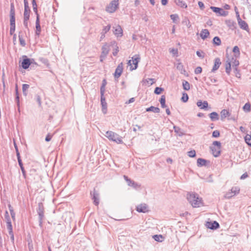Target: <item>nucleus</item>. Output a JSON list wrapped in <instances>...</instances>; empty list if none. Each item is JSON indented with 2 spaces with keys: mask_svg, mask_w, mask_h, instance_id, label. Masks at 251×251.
<instances>
[{
  "mask_svg": "<svg viewBox=\"0 0 251 251\" xmlns=\"http://www.w3.org/2000/svg\"><path fill=\"white\" fill-rule=\"evenodd\" d=\"M187 200L194 207H199L201 205V199L198 194L191 193L187 195Z\"/></svg>",
  "mask_w": 251,
  "mask_h": 251,
  "instance_id": "obj_1",
  "label": "nucleus"
},
{
  "mask_svg": "<svg viewBox=\"0 0 251 251\" xmlns=\"http://www.w3.org/2000/svg\"><path fill=\"white\" fill-rule=\"evenodd\" d=\"M105 136L109 140L114 141L117 144H122L123 143L122 137L112 131H106Z\"/></svg>",
  "mask_w": 251,
  "mask_h": 251,
  "instance_id": "obj_2",
  "label": "nucleus"
},
{
  "mask_svg": "<svg viewBox=\"0 0 251 251\" xmlns=\"http://www.w3.org/2000/svg\"><path fill=\"white\" fill-rule=\"evenodd\" d=\"M140 60V56L139 54H135L132 57L131 60H129L127 63L128 65L130 66L131 71L137 69L138 63Z\"/></svg>",
  "mask_w": 251,
  "mask_h": 251,
  "instance_id": "obj_3",
  "label": "nucleus"
},
{
  "mask_svg": "<svg viewBox=\"0 0 251 251\" xmlns=\"http://www.w3.org/2000/svg\"><path fill=\"white\" fill-rule=\"evenodd\" d=\"M37 212L39 216V223L40 227L42 226L43 220L44 218V207L42 202H39L38 205Z\"/></svg>",
  "mask_w": 251,
  "mask_h": 251,
  "instance_id": "obj_4",
  "label": "nucleus"
},
{
  "mask_svg": "<svg viewBox=\"0 0 251 251\" xmlns=\"http://www.w3.org/2000/svg\"><path fill=\"white\" fill-rule=\"evenodd\" d=\"M15 7L14 4L11 3L10 4V25H15Z\"/></svg>",
  "mask_w": 251,
  "mask_h": 251,
  "instance_id": "obj_5",
  "label": "nucleus"
},
{
  "mask_svg": "<svg viewBox=\"0 0 251 251\" xmlns=\"http://www.w3.org/2000/svg\"><path fill=\"white\" fill-rule=\"evenodd\" d=\"M210 9L218 16H226L228 14V12L222 8L211 6Z\"/></svg>",
  "mask_w": 251,
  "mask_h": 251,
  "instance_id": "obj_6",
  "label": "nucleus"
},
{
  "mask_svg": "<svg viewBox=\"0 0 251 251\" xmlns=\"http://www.w3.org/2000/svg\"><path fill=\"white\" fill-rule=\"evenodd\" d=\"M119 4L115 2L111 1L110 4L106 7V10L107 12L112 13L114 12L118 8Z\"/></svg>",
  "mask_w": 251,
  "mask_h": 251,
  "instance_id": "obj_7",
  "label": "nucleus"
},
{
  "mask_svg": "<svg viewBox=\"0 0 251 251\" xmlns=\"http://www.w3.org/2000/svg\"><path fill=\"white\" fill-rule=\"evenodd\" d=\"M24 18H29L30 16V10L28 5L27 0H24Z\"/></svg>",
  "mask_w": 251,
  "mask_h": 251,
  "instance_id": "obj_8",
  "label": "nucleus"
},
{
  "mask_svg": "<svg viewBox=\"0 0 251 251\" xmlns=\"http://www.w3.org/2000/svg\"><path fill=\"white\" fill-rule=\"evenodd\" d=\"M136 210L140 213H146L149 211L148 206L145 203H142L136 206Z\"/></svg>",
  "mask_w": 251,
  "mask_h": 251,
  "instance_id": "obj_9",
  "label": "nucleus"
},
{
  "mask_svg": "<svg viewBox=\"0 0 251 251\" xmlns=\"http://www.w3.org/2000/svg\"><path fill=\"white\" fill-rule=\"evenodd\" d=\"M90 194L92 199L94 201V203L96 205H98L99 204V193L94 189L93 191L91 192Z\"/></svg>",
  "mask_w": 251,
  "mask_h": 251,
  "instance_id": "obj_10",
  "label": "nucleus"
},
{
  "mask_svg": "<svg viewBox=\"0 0 251 251\" xmlns=\"http://www.w3.org/2000/svg\"><path fill=\"white\" fill-rule=\"evenodd\" d=\"M124 177L125 180L126 181L127 185L128 186H131L135 189H137L140 187V185L138 183L128 178V177L127 176H124Z\"/></svg>",
  "mask_w": 251,
  "mask_h": 251,
  "instance_id": "obj_11",
  "label": "nucleus"
},
{
  "mask_svg": "<svg viewBox=\"0 0 251 251\" xmlns=\"http://www.w3.org/2000/svg\"><path fill=\"white\" fill-rule=\"evenodd\" d=\"M123 71V65L122 63H120L115 70L114 74V77L116 78H118L121 75Z\"/></svg>",
  "mask_w": 251,
  "mask_h": 251,
  "instance_id": "obj_12",
  "label": "nucleus"
},
{
  "mask_svg": "<svg viewBox=\"0 0 251 251\" xmlns=\"http://www.w3.org/2000/svg\"><path fill=\"white\" fill-rule=\"evenodd\" d=\"M100 102L101 105V110L103 114L107 113V103L104 96H100Z\"/></svg>",
  "mask_w": 251,
  "mask_h": 251,
  "instance_id": "obj_13",
  "label": "nucleus"
},
{
  "mask_svg": "<svg viewBox=\"0 0 251 251\" xmlns=\"http://www.w3.org/2000/svg\"><path fill=\"white\" fill-rule=\"evenodd\" d=\"M206 226L211 229H216L220 226L219 223L216 221L208 222L206 223Z\"/></svg>",
  "mask_w": 251,
  "mask_h": 251,
  "instance_id": "obj_14",
  "label": "nucleus"
},
{
  "mask_svg": "<svg viewBox=\"0 0 251 251\" xmlns=\"http://www.w3.org/2000/svg\"><path fill=\"white\" fill-rule=\"evenodd\" d=\"M176 69L180 72L181 74H183L186 76H188V73L186 72L183 65L181 63H178L177 64Z\"/></svg>",
  "mask_w": 251,
  "mask_h": 251,
  "instance_id": "obj_15",
  "label": "nucleus"
},
{
  "mask_svg": "<svg viewBox=\"0 0 251 251\" xmlns=\"http://www.w3.org/2000/svg\"><path fill=\"white\" fill-rule=\"evenodd\" d=\"M221 64V60L219 58H216L214 60V65L212 69V72H214L215 71L217 70Z\"/></svg>",
  "mask_w": 251,
  "mask_h": 251,
  "instance_id": "obj_16",
  "label": "nucleus"
},
{
  "mask_svg": "<svg viewBox=\"0 0 251 251\" xmlns=\"http://www.w3.org/2000/svg\"><path fill=\"white\" fill-rule=\"evenodd\" d=\"M31 63L30 59L26 58L23 59L22 62V66L23 69H27L30 65Z\"/></svg>",
  "mask_w": 251,
  "mask_h": 251,
  "instance_id": "obj_17",
  "label": "nucleus"
},
{
  "mask_svg": "<svg viewBox=\"0 0 251 251\" xmlns=\"http://www.w3.org/2000/svg\"><path fill=\"white\" fill-rule=\"evenodd\" d=\"M197 105L201 109H205L207 108L208 104L207 101H202L201 100H199L197 102Z\"/></svg>",
  "mask_w": 251,
  "mask_h": 251,
  "instance_id": "obj_18",
  "label": "nucleus"
},
{
  "mask_svg": "<svg viewBox=\"0 0 251 251\" xmlns=\"http://www.w3.org/2000/svg\"><path fill=\"white\" fill-rule=\"evenodd\" d=\"M36 34L39 36L41 32V26L40 25L39 16H37L36 20Z\"/></svg>",
  "mask_w": 251,
  "mask_h": 251,
  "instance_id": "obj_19",
  "label": "nucleus"
},
{
  "mask_svg": "<svg viewBox=\"0 0 251 251\" xmlns=\"http://www.w3.org/2000/svg\"><path fill=\"white\" fill-rule=\"evenodd\" d=\"M114 32L117 37H121L123 35V30L120 25L116 26Z\"/></svg>",
  "mask_w": 251,
  "mask_h": 251,
  "instance_id": "obj_20",
  "label": "nucleus"
},
{
  "mask_svg": "<svg viewBox=\"0 0 251 251\" xmlns=\"http://www.w3.org/2000/svg\"><path fill=\"white\" fill-rule=\"evenodd\" d=\"M211 150L212 152L213 155L215 157H218L220 155L221 151L220 149L216 148V147H210Z\"/></svg>",
  "mask_w": 251,
  "mask_h": 251,
  "instance_id": "obj_21",
  "label": "nucleus"
},
{
  "mask_svg": "<svg viewBox=\"0 0 251 251\" xmlns=\"http://www.w3.org/2000/svg\"><path fill=\"white\" fill-rule=\"evenodd\" d=\"M207 160L203 159V158H198L197 160V166L198 167H202L205 166L207 165V162H208Z\"/></svg>",
  "mask_w": 251,
  "mask_h": 251,
  "instance_id": "obj_22",
  "label": "nucleus"
},
{
  "mask_svg": "<svg viewBox=\"0 0 251 251\" xmlns=\"http://www.w3.org/2000/svg\"><path fill=\"white\" fill-rule=\"evenodd\" d=\"M209 35V32L208 30L207 29H202L200 33V36L203 40H204L206 38H207Z\"/></svg>",
  "mask_w": 251,
  "mask_h": 251,
  "instance_id": "obj_23",
  "label": "nucleus"
},
{
  "mask_svg": "<svg viewBox=\"0 0 251 251\" xmlns=\"http://www.w3.org/2000/svg\"><path fill=\"white\" fill-rule=\"evenodd\" d=\"M147 112H153L155 113H159L160 111L158 107L151 106L146 109Z\"/></svg>",
  "mask_w": 251,
  "mask_h": 251,
  "instance_id": "obj_24",
  "label": "nucleus"
},
{
  "mask_svg": "<svg viewBox=\"0 0 251 251\" xmlns=\"http://www.w3.org/2000/svg\"><path fill=\"white\" fill-rule=\"evenodd\" d=\"M238 23L240 28L244 30H247L248 29V25L245 21L240 20Z\"/></svg>",
  "mask_w": 251,
  "mask_h": 251,
  "instance_id": "obj_25",
  "label": "nucleus"
},
{
  "mask_svg": "<svg viewBox=\"0 0 251 251\" xmlns=\"http://www.w3.org/2000/svg\"><path fill=\"white\" fill-rule=\"evenodd\" d=\"M209 116L212 121H216L219 120V115L216 112L211 113Z\"/></svg>",
  "mask_w": 251,
  "mask_h": 251,
  "instance_id": "obj_26",
  "label": "nucleus"
},
{
  "mask_svg": "<svg viewBox=\"0 0 251 251\" xmlns=\"http://www.w3.org/2000/svg\"><path fill=\"white\" fill-rule=\"evenodd\" d=\"M175 1L177 5L181 8H186L187 7L186 3L182 0H175Z\"/></svg>",
  "mask_w": 251,
  "mask_h": 251,
  "instance_id": "obj_27",
  "label": "nucleus"
},
{
  "mask_svg": "<svg viewBox=\"0 0 251 251\" xmlns=\"http://www.w3.org/2000/svg\"><path fill=\"white\" fill-rule=\"evenodd\" d=\"M230 113L228 110L226 109H223L221 112V119L223 120L225 119L226 117L229 116Z\"/></svg>",
  "mask_w": 251,
  "mask_h": 251,
  "instance_id": "obj_28",
  "label": "nucleus"
},
{
  "mask_svg": "<svg viewBox=\"0 0 251 251\" xmlns=\"http://www.w3.org/2000/svg\"><path fill=\"white\" fill-rule=\"evenodd\" d=\"M159 102H160L161 107L163 108H166L167 106L165 104L166 102V98L164 95L161 96L160 100Z\"/></svg>",
  "mask_w": 251,
  "mask_h": 251,
  "instance_id": "obj_29",
  "label": "nucleus"
},
{
  "mask_svg": "<svg viewBox=\"0 0 251 251\" xmlns=\"http://www.w3.org/2000/svg\"><path fill=\"white\" fill-rule=\"evenodd\" d=\"M19 42H20V45L22 46V47H25V45H26V43H25V42L24 39V36L21 34V32H20L19 33Z\"/></svg>",
  "mask_w": 251,
  "mask_h": 251,
  "instance_id": "obj_30",
  "label": "nucleus"
},
{
  "mask_svg": "<svg viewBox=\"0 0 251 251\" xmlns=\"http://www.w3.org/2000/svg\"><path fill=\"white\" fill-rule=\"evenodd\" d=\"M182 86L183 88L185 90H189L190 88L189 83L185 80H182Z\"/></svg>",
  "mask_w": 251,
  "mask_h": 251,
  "instance_id": "obj_31",
  "label": "nucleus"
},
{
  "mask_svg": "<svg viewBox=\"0 0 251 251\" xmlns=\"http://www.w3.org/2000/svg\"><path fill=\"white\" fill-rule=\"evenodd\" d=\"M32 4L33 11L36 14V17H37V16H39V14H38L37 5L36 4V0H32Z\"/></svg>",
  "mask_w": 251,
  "mask_h": 251,
  "instance_id": "obj_32",
  "label": "nucleus"
},
{
  "mask_svg": "<svg viewBox=\"0 0 251 251\" xmlns=\"http://www.w3.org/2000/svg\"><path fill=\"white\" fill-rule=\"evenodd\" d=\"M153 238L156 241L161 242L163 240V237L162 235H155L153 236Z\"/></svg>",
  "mask_w": 251,
  "mask_h": 251,
  "instance_id": "obj_33",
  "label": "nucleus"
},
{
  "mask_svg": "<svg viewBox=\"0 0 251 251\" xmlns=\"http://www.w3.org/2000/svg\"><path fill=\"white\" fill-rule=\"evenodd\" d=\"M243 109L244 111L246 112H249L251 111V104L249 102H247L245 103L244 105Z\"/></svg>",
  "mask_w": 251,
  "mask_h": 251,
  "instance_id": "obj_34",
  "label": "nucleus"
},
{
  "mask_svg": "<svg viewBox=\"0 0 251 251\" xmlns=\"http://www.w3.org/2000/svg\"><path fill=\"white\" fill-rule=\"evenodd\" d=\"M239 191L240 189L238 187H233L230 190V192L231 193V194H232L233 196L238 194L239 193Z\"/></svg>",
  "mask_w": 251,
  "mask_h": 251,
  "instance_id": "obj_35",
  "label": "nucleus"
},
{
  "mask_svg": "<svg viewBox=\"0 0 251 251\" xmlns=\"http://www.w3.org/2000/svg\"><path fill=\"white\" fill-rule=\"evenodd\" d=\"M246 143L251 147V134H247L245 137Z\"/></svg>",
  "mask_w": 251,
  "mask_h": 251,
  "instance_id": "obj_36",
  "label": "nucleus"
},
{
  "mask_svg": "<svg viewBox=\"0 0 251 251\" xmlns=\"http://www.w3.org/2000/svg\"><path fill=\"white\" fill-rule=\"evenodd\" d=\"M213 42L214 44H215L217 46H219L221 44V41L220 38L216 36L213 39Z\"/></svg>",
  "mask_w": 251,
  "mask_h": 251,
  "instance_id": "obj_37",
  "label": "nucleus"
},
{
  "mask_svg": "<svg viewBox=\"0 0 251 251\" xmlns=\"http://www.w3.org/2000/svg\"><path fill=\"white\" fill-rule=\"evenodd\" d=\"M109 50L106 47H102V53L101 55V57L103 56L104 57L106 56V55L108 53Z\"/></svg>",
  "mask_w": 251,
  "mask_h": 251,
  "instance_id": "obj_38",
  "label": "nucleus"
},
{
  "mask_svg": "<svg viewBox=\"0 0 251 251\" xmlns=\"http://www.w3.org/2000/svg\"><path fill=\"white\" fill-rule=\"evenodd\" d=\"M231 71V64L230 62H227L226 65V72L229 75Z\"/></svg>",
  "mask_w": 251,
  "mask_h": 251,
  "instance_id": "obj_39",
  "label": "nucleus"
},
{
  "mask_svg": "<svg viewBox=\"0 0 251 251\" xmlns=\"http://www.w3.org/2000/svg\"><path fill=\"white\" fill-rule=\"evenodd\" d=\"M233 52L235 53V56L236 57L239 56L240 55V50L238 46H235L233 49Z\"/></svg>",
  "mask_w": 251,
  "mask_h": 251,
  "instance_id": "obj_40",
  "label": "nucleus"
},
{
  "mask_svg": "<svg viewBox=\"0 0 251 251\" xmlns=\"http://www.w3.org/2000/svg\"><path fill=\"white\" fill-rule=\"evenodd\" d=\"M29 85L28 84H23L22 89H23V94L25 96L26 95V91L29 88Z\"/></svg>",
  "mask_w": 251,
  "mask_h": 251,
  "instance_id": "obj_41",
  "label": "nucleus"
},
{
  "mask_svg": "<svg viewBox=\"0 0 251 251\" xmlns=\"http://www.w3.org/2000/svg\"><path fill=\"white\" fill-rule=\"evenodd\" d=\"M6 226H7V229L8 230V232L9 233L13 232V227H12V224H11V222H7L6 223Z\"/></svg>",
  "mask_w": 251,
  "mask_h": 251,
  "instance_id": "obj_42",
  "label": "nucleus"
},
{
  "mask_svg": "<svg viewBox=\"0 0 251 251\" xmlns=\"http://www.w3.org/2000/svg\"><path fill=\"white\" fill-rule=\"evenodd\" d=\"M188 98H189L188 95L186 93H183L182 94V96L181 98V100L183 102H186L188 101Z\"/></svg>",
  "mask_w": 251,
  "mask_h": 251,
  "instance_id": "obj_43",
  "label": "nucleus"
},
{
  "mask_svg": "<svg viewBox=\"0 0 251 251\" xmlns=\"http://www.w3.org/2000/svg\"><path fill=\"white\" fill-rule=\"evenodd\" d=\"M164 91V89L161 87H157L155 88L154 93L156 95H159Z\"/></svg>",
  "mask_w": 251,
  "mask_h": 251,
  "instance_id": "obj_44",
  "label": "nucleus"
},
{
  "mask_svg": "<svg viewBox=\"0 0 251 251\" xmlns=\"http://www.w3.org/2000/svg\"><path fill=\"white\" fill-rule=\"evenodd\" d=\"M110 28L111 25H110L103 27L102 31V33H103V36H105V34L110 30Z\"/></svg>",
  "mask_w": 251,
  "mask_h": 251,
  "instance_id": "obj_45",
  "label": "nucleus"
},
{
  "mask_svg": "<svg viewBox=\"0 0 251 251\" xmlns=\"http://www.w3.org/2000/svg\"><path fill=\"white\" fill-rule=\"evenodd\" d=\"M212 145L213 147H216V148L221 149V143L220 142L217 141H214Z\"/></svg>",
  "mask_w": 251,
  "mask_h": 251,
  "instance_id": "obj_46",
  "label": "nucleus"
},
{
  "mask_svg": "<svg viewBox=\"0 0 251 251\" xmlns=\"http://www.w3.org/2000/svg\"><path fill=\"white\" fill-rule=\"evenodd\" d=\"M187 154L190 157H194L196 156V151L191 150L187 152Z\"/></svg>",
  "mask_w": 251,
  "mask_h": 251,
  "instance_id": "obj_47",
  "label": "nucleus"
},
{
  "mask_svg": "<svg viewBox=\"0 0 251 251\" xmlns=\"http://www.w3.org/2000/svg\"><path fill=\"white\" fill-rule=\"evenodd\" d=\"M4 218L6 221V223L11 222V219L7 211H6L5 212Z\"/></svg>",
  "mask_w": 251,
  "mask_h": 251,
  "instance_id": "obj_48",
  "label": "nucleus"
},
{
  "mask_svg": "<svg viewBox=\"0 0 251 251\" xmlns=\"http://www.w3.org/2000/svg\"><path fill=\"white\" fill-rule=\"evenodd\" d=\"M100 96H104V92H105V84H102V85L100 87Z\"/></svg>",
  "mask_w": 251,
  "mask_h": 251,
  "instance_id": "obj_49",
  "label": "nucleus"
},
{
  "mask_svg": "<svg viewBox=\"0 0 251 251\" xmlns=\"http://www.w3.org/2000/svg\"><path fill=\"white\" fill-rule=\"evenodd\" d=\"M220 136V132L219 130H214L212 133V137L217 138Z\"/></svg>",
  "mask_w": 251,
  "mask_h": 251,
  "instance_id": "obj_50",
  "label": "nucleus"
},
{
  "mask_svg": "<svg viewBox=\"0 0 251 251\" xmlns=\"http://www.w3.org/2000/svg\"><path fill=\"white\" fill-rule=\"evenodd\" d=\"M197 55L201 58H203L204 57V53L203 51H197Z\"/></svg>",
  "mask_w": 251,
  "mask_h": 251,
  "instance_id": "obj_51",
  "label": "nucleus"
},
{
  "mask_svg": "<svg viewBox=\"0 0 251 251\" xmlns=\"http://www.w3.org/2000/svg\"><path fill=\"white\" fill-rule=\"evenodd\" d=\"M35 98H36V100L37 102L38 103L39 106H41V99L40 96L38 95H36L35 96Z\"/></svg>",
  "mask_w": 251,
  "mask_h": 251,
  "instance_id": "obj_52",
  "label": "nucleus"
},
{
  "mask_svg": "<svg viewBox=\"0 0 251 251\" xmlns=\"http://www.w3.org/2000/svg\"><path fill=\"white\" fill-rule=\"evenodd\" d=\"M202 72V68L201 67H197L195 70V74H199Z\"/></svg>",
  "mask_w": 251,
  "mask_h": 251,
  "instance_id": "obj_53",
  "label": "nucleus"
},
{
  "mask_svg": "<svg viewBox=\"0 0 251 251\" xmlns=\"http://www.w3.org/2000/svg\"><path fill=\"white\" fill-rule=\"evenodd\" d=\"M235 11L236 16L237 17V21H238V22H239V21H240V20H242V19H241V18L240 17L239 13L236 7H235Z\"/></svg>",
  "mask_w": 251,
  "mask_h": 251,
  "instance_id": "obj_54",
  "label": "nucleus"
},
{
  "mask_svg": "<svg viewBox=\"0 0 251 251\" xmlns=\"http://www.w3.org/2000/svg\"><path fill=\"white\" fill-rule=\"evenodd\" d=\"M29 20V18H24V25L25 27V28H28V21Z\"/></svg>",
  "mask_w": 251,
  "mask_h": 251,
  "instance_id": "obj_55",
  "label": "nucleus"
},
{
  "mask_svg": "<svg viewBox=\"0 0 251 251\" xmlns=\"http://www.w3.org/2000/svg\"><path fill=\"white\" fill-rule=\"evenodd\" d=\"M15 25H10V34L13 35L15 30Z\"/></svg>",
  "mask_w": 251,
  "mask_h": 251,
  "instance_id": "obj_56",
  "label": "nucleus"
},
{
  "mask_svg": "<svg viewBox=\"0 0 251 251\" xmlns=\"http://www.w3.org/2000/svg\"><path fill=\"white\" fill-rule=\"evenodd\" d=\"M17 159H18V164H19L20 168L24 167L22 159H21V156H20L19 157H17Z\"/></svg>",
  "mask_w": 251,
  "mask_h": 251,
  "instance_id": "obj_57",
  "label": "nucleus"
},
{
  "mask_svg": "<svg viewBox=\"0 0 251 251\" xmlns=\"http://www.w3.org/2000/svg\"><path fill=\"white\" fill-rule=\"evenodd\" d=\"M233 196V195H232V194H231V193L230 191V192H227L226 193V194L225 195V197L226 199H230L231 197H232Z\"/></svg>",
  "mask_w": 251,
  "mask_h": 251,
  "instance_id": "obj_58",
  "label": "nucleus"
},
{
  "mask_svg": "<svg viewBox=\"0 0 251 251\" xmlns=\"http://www.w3.org/2000/svg\"><path fill=\"white\" fill-rule=\"evenodd\" d=\"M170 17L173 22H175L176 19L178 18V15L176 14H172L171 15Z\"/></svg>",
  "mask_w": 251,
  "mask_h": 251,
  "instance_id": "obj_59",
  "label": "nucleus"
},
{
  "mask_svg": "<svg viewBox=\"0 0 251 251\" xmlns=\"http://www.w3.org/2000/svg\"><path fill=\"white\" fill-rule=\"evenodd\" d=\"M14 147L15 148L16 152V155L17 157H19L20 156V152L19 151L17 146L16 145V144L15 143H14Z\"/></svg>",
  "mask_w": 251,
  "mask_h": 251,
  "instance_id": "obj_60",
  "label": "nucleus"
},
{
  "mask_svg": "<svg viewBox=\"0 0 251 251\" xmlns=\"http://www.w3.org/2000/svg\"><path fill=\"white\" fill-rule=\"evenodd\" d=\"M198 5L200 7V8L201 9H203L204 8V5L202 1H199Z\"/></svg>",
  "mask_w": 251,
  "mask_h": 251,
  "instance_id": "obj_61",
  "label": "nucleus"
},
{
  "mask_svg": "<svg viewBox=\"0 0 251 251\" xmlns=\"http://www.w3.org/2000/svg\"><path fill=\"white\" fill-rule=\"evenodd\" d=\"M9 235H10V239L11 240V242L14 243V235L13 232L9 233Z\"/></svg>",
  "mask_w": 251,
  "mask_h": 251,
  "instance_id": "obj_62",
  "label": "nucleus"
},
{
  "mask_svg": "<svg viewBox=\"0 0 251 251\" xmlns=\"http://www.w3.org/2000/svg\"><path fill=\"white\" fill-rule=\"evenodd\" d=\"M10 212V214H11L12 219L13 220H15V213L14 212V210H11V212Z\"/></svg>",
  "mask_w": 251,
  "mask_h": 251,
  "instance_id": "obj_63",
  "label": "nucleus"
},
{
  "mask_svg": "<svg viewBox=\"0 0 251 251\" xmlns=\"http://www.w3.org/2000/svg\"><path fill=\"white\" fill-rule=\"evenodd\" d=\"M248 176V174L245 173L243 174L240 177L241 179H244Z\"/></svg>",
  "mask_w": 251,
  "mask_h": 251,
  "instance_id": "obj_64",
  "label": "nucleus"
}]
</instances>
